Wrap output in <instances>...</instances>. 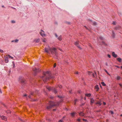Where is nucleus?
I'll return each instance as SVG.
<instances>
[{"mask_svg":"<svg viewBox=\"0 0 122 122\" xmlns=\"http://www.w3.org/2000/svg\"><path fill=\"white\" fill-rule=\"evenodd\" d=\"M45 51L47 53H48L49 51H50L52 55L55 54L56 56H57L58 53L56 49V48L53 47L51 48L48 47L45 48Z\"/></svg>","mask_w":122,"mask_h":122,"instance_id":"nucleus-1","label":"nucleus"},{"mask_svg":"<svg viewBox=\"0 0 122 122\" xmlns=\"http://www.w3.org/2000/svg\"><path fill=\"white\" fill-rule=\"evenodd\" d=\"M49 105L46 107V109H49L52 108L53 107L58 105H59V102H54L52 101H50L49 102Z\"/></svg>","mask_w":122,"mask_h":122,"instance_id":"nucleus-2","label":"nucleus"},{"mask_svg":"<svg viewBox=\"0 0 122 122\" xmlns=\"http://www.w3.org/2000/svg\"><path fill=\"white\" fill-rule=\"evenodd\" d=\"M33 74L34 76H36L37 72L40 71V70L39 68L36 69L35 68H33Z\"/></svg>","mask_w":122,"mask_h":122,"instance_id":"nucleus-3","label":"nucleus"},{"mask_svg":"<svg viewBox=\"0 0 122 122\" xmlns=\"http://www.w3.org/2000/svg\"><path fill=\"white\" fill-rule=\"evenodd\" d=\"M43 74L44 76H50L51 73L50 72L48 71L46 72H43Z\"/></svg>","mask_w":122,"mask_h":122,"instance_id":"nucleus-4","label":"nucleus"},{"mask_svg":"<svg viewBox=\"0 0 122 122\" xmlns=\"http://www.w3.org/2000/svg\"><path fill=\"white\" fill-rule=\"evenodd\" d=\"M42 77L43 81L45 82L48 80L49 79V78L48 77Z\"/></svg>","mask_w":122,"mask_h":122,"instance_id":"nucleus-5","label":"nucleus"},{"mask_svg":"<svg viewBox=\"0 0 122 122\" xmlns=\"http://www.w3.org/2000/svg\"><path fill=\"white\" fill-rule=\"evenodd\" d=\"M79 42L78 41H76L75 43V45L77 46L78 48L80 49H81V48L79 46Z\"/></svg>","mask_w":122,"mask_h":122,"instance_id":"nucleus-6","label":"nucleus"},{"mask_svg":"<svg viewBox=\"0 0 122 122\" xmlns=\"http://www.w3.org/2000/svg\"><path fill=\"white\" fill-rule=\"evenodd\" d=\"M88 74L89 76H95V75H96V73L94 74L92 72H89Z\"/></svg>","mask_w":122,"mask_h":122,"instance_id":"nucleus-7","label":"nucleus"},{"mask_svg":"<svg viewBox=\"0 0 122 122\" xmlns=\"http://www.w3.org/2000/svg\"><path fill=\"white\" fill-rule=\"evenodd\" d=\"M0 117L2 120H4L5 121H7V118L5 116H0Z\"/></svg>","mask_w":122,"mask_h":122,"instance_id":"nucleus-8","label":"nucleus"},{"mask_svg":"<svg viewBox=\"0 0 122 122\" xmlns=\"http://www.w3.org/2000/svg\"><path fill=\"white\" fill-rule=\"evenodd\" d=\"M41 31L42 32H40L41 35L42 36H45V34L44 33V31L42 30H41Z\"/></svg>","mask_w":122,"mask_h":122,"instance_id":"nucleus-9","label":"nucleus"},{"mask_svg":"<svg viewBox=\"0 0 122 122\" xmlns=\"http://www.w3.org/2000/svg\"><path fill=\"white\" fill-rule=\"evenodd\" d=\"M7 55L6 56H5V61L6 63H7L8 62V57H7Z\"/></svg>","mask_w":122,"mask_h":122,"instance_id":"nucleus-10","label":"nucleus"},{"mask_svg":"<svg viewBox=\"0 0 122 122\" xmlns=\"http://www.w3.org/2000/svg\"><path fill=\"white\" fill-rule=\"evenodd\" d=\"M90 104L91 105H92V104L94 102V101L93 98H91L90 99Z\"/></svg>","mask_w":122,"mask_h":122,"instance_id":"nucleus-11","label":"nucleus"},{"mask_svg":"<svg viewBox=\"0 0 122 122\" xmlns=\"http://www.w3.org/2000/svg\"><path fill=\"white\" fill-rule=\"evenodd\" d=\"M46 89H48L49 91H50L51 90H52L53 89V87H46Z\"/></svg>","mask_w":122,"mask_h":122,"instance_id":"nucleus-12","label":"nucleus"},{"mask_svg":"<svg viewBox=\"0 0 122 122\" xmlns=\"http://www.w3.org/2000/svg\"><path fill=\"white\" fill-rule=\"evenodd\" d=\"M112 56L115 58H116L117 56V55L115 54L114 52H113L112 53Z\"/></svg>","mask_w":122,"mask_h":122,"instance_id":"nucleus-13","label":"nucleus"},{"mask_svg":"<svg viewBox=\"0 0 122 122\" xmlns=\"http://www.w3.org/2000/svg\"><path fill=\"white\" fill-rule=\"evenodd\" d=\"M19 81L22 83H24L25 82V80L24 79H20Z\"/></svg>","mask_w":122,"mask_h":122,"instance_id":"nucleus-14","label":"nucleus"},{"mask_svg":"<svg viewBox=\"0 0 122 122\" xmlns=\"http://www.w3.org/2000/svg\"><path fill=\"white\" fill-rule=\"evenodd\" d=\"M95 89L97 91H98L99 89V88L98 85H96L95 86Z\"/></svg>","mask_w":122,"mask_h":122,"instance_id":"nucleus-15","label":"nucleus"},{"mask_svg":"<svg viewBox=\"0 0 122 122\" xmlns=\"http://www.w3.org/2000/svg\"><path fill=\"white\" fill-rule=\"evenodd\" d=\"M52 91L55 93H56L57 92V91L56 90V89L54 88L52 90Z\"/></svg>","mask_w":122,"mask_h":122,"instance_id":"nucleus-16","label":"nucleus"},{"mask_svg":"<svg viewBox=\"0 0 122 122\" xmlns=\"http://www.w3.org/2000/svg\"><path fill=\"white\" fill-rule=\"evenodd\" d=\"M96 104H99L100 106L102 105V103L100 101H98L97 102L95 103Z\"/></svg>","mask_w":122,"mask_h":122,"instance_id":"nucleus-17","label":"nucleus"},{"mask_svg":"<svg viewBox=\"0 0 122 122\" xmlns=\"http://www.w3.org/2000/svg\"><path fill=\"white\" fill-rule=\"evenodd\" d=\"M79 115L80 116H83L84 115V113L82 112H81L79 113Z\"/></svg>","mask_w":122,"mask_h":122,"instance_id":"nucleus-18","label":"nucleus"},{"mask_svg":"<svg viewBox=\"0 0 122 122\" xmlns=\"http://www.w3.org/2000/svg\"><path fill=\"white\" fill-rule=\"evenodd\" d=\"M85 96L88 97H90L91 96V94H90L89 93V94H85Z\"/></svg>","mask_w":122,"mask_h":122,"instance_id":"nucleus-19","label":"nucleus"},{"mask_svg":"<svg viewBox=\"0 0 122 122\" xmlns=\"http://www.w3.org/2000/svg\"><path fill=\"white\" fill-rule=\"evenodd\" d=\"M75 113L72 112L71 113V115L72 117H73L75 116Z\"/></svg>","mask_w":122,"mask_h":122,"instance_id":"nucleus-20","label":"nucleus"},{"mask_svg":"<svg viewBox=\"0 0 122 122\" xmlns=\"http://www.w3.org/2000/svg\"><path fill=\"white\" fill-rule=\"evenodd\" d=\"M40 41V39H36L35 40V41L36 42V43H37L38 42Z\"/></svg>","mask_w":122,"mask_h":122,"instance_id":"nucleus-21","label":"nucleus"},{"mask_svg":"<svg viewBox=\"0 0 122 122\" xmlns=\"http://www.w3.org/2000/svg\"><path fill=\"white\" fill-rule=\"evenodd\" d=\"M112 36L114 38L115 37V34L114 32V31H112Z\"/></svg>","mask_w":122,"mask_h":122,"instance_id":"nucleus-22","label":"nucleus"},{"mask_svg":"<svg viewBox=\"0 0 122 122\" xmlns=\"http://www.w3.org/2000/svg\"><path fill=\"white\" fill-rule=\"evenodd\" d=\"M117 60L119 62H121V59L120 58H117Z\"/></svg>","mask_w":122,"mask_h":122,"instance_id":"nucleus-23","label":"nucleus"},{"mask_svg":"<svg viewBox=\"0 0 122 122\" xmlns=\"http://www.w3.org/2000/svg\"><path fill=\"white\" fill-rule=\"evenodd\" d=\"M58 39L59 40L61 41V36H60L58 38Z\"/></svg>","mask_w":122,"mask_h":122,"instance_id":"nucleus-24","label":"nucleus"},{"mask_svg":"<svg viewBox=\"0 0 122 122\" xmlns=\"http://www.w3.org/2000/svg\"><path fill=\"white\" fill-rule=\"evenodd\" d=\"M120 28V26H118L117 27H116L115 28V29L116 30H118L119 28Z\"/></svg>","mask_w":122,"mask_h":122,"instance_id":"nucleus-25","label":"nucleus"},{"mask_svg":"<svg viewBox=\"0 0 122 122\" xmlns=\"http://www.w3.org/2000/svg\"><path fill=\"white\" fill-rule=\"evenodd\" d=\"M101 83L103 86H106V84L104 83V82H102Z\"/></svg>","mask_w":122,"mask_h":122,"instance_id":"nucleus-26","label":"nucleus"},{"mask_svg":"<svg viewBox=\"0 0 122 122\" xmlns=\"http://www.w3.org/2000/svg\"><path fill=\"white\" fill-rule=\"evenodd\" d=\"M30 94V95H29L28 96V97L30 98H31V95H33V92H31V93Z\"/></svg>","mask_w":122,"mask_h":122,"instance_id":"nucleus-27","label":"nucleus"},{"mask_svg":"<svg viewBox=\"0 0 122 122\" xmlns=\"http://www.w3.org/2000/svg\"><path fill=\"white\" fill-rule=\"evenodd\" d=\"M6 112L7 113H11V112H10V111L9 110H7L6 111Z\"/></svg>","mask_w":122,"mask_h":122,"instance_id":"nucleus-28","label":"nucleus"},{"mask_svg":"<svg viewBox=\"0 0 122 122\" xmlns=\"http://www.w3.org/2000/svg\"><path fill=\"white\" fill-rule=\"evenodd\" d=\"M120 77H116V79H117L118 80H119L120 79Z\"/></svg>","mask_w":122,"mask_h":122,"instance_id":"nucleus-29","label":"nucleus"},{"mask_svg":"<svg viewBox=\"0 0 122 122\" xmlns=\"http://www.w3.org/2000/svg\"><path fill=\"white\" fill-rule=\"evenodd\" d=\"M8 57L9 58H11L12 59H13V57H11L10 55H8Z\"/></svg>","mask_w":122,"mask_h":122,"instance_id":"nucleus-30","label":"nucleus"},{"mask_svg":"<svg viewBox=\"0 0 122 122\" xmlns=\"http://www.w3.org/2000/svg\"><path fill=\"white\" fill-rule=\"evenodd\" d=\"M12 63H13V68H15V64L14 63V62H12Z\"/></svg>","mask_w":122,"mask_h":122,"instance_id":"nucleus-31","label":"nucleus"},{"mask_svg":"<svg viewBox=\"0 0 122 122\" xmlns=\"http://www.w3.org/2000/svg\"><path fill=\"white\" fill-rule=\"evenodd\" d=\"M109 112L112 114H113L114 113L112 111H110Z\"/></svg>","mask_w":122,"mask_h":122,"instance_id":"nucleus-32","label":"nucleus"},{"mask_svg":"<svg viewBox=\"0 0 122 122\" xmlns=\"http://www.w3.org/2000/svg\"><path fill=\"white\" fill-rule=\"evenodd\" d=\"M58 86L60 88H61L62 87V86L61 85H58Z\"/></svg>","mask_w":122,"mask_h":122,"instance_id":"nucleus-33","label":"nucleus"},{"mask_svg":"<svg viewBox=\"0 0 122 122\" xmlns=\"http://www.w3.org/2000/svg\"><path fill=\"white\" fill-rule=\"evenodd\" d=\"M11 22L13 23H15V21L14 20H12L11 21Z\"/></svg>","mask_w":122,"mask_h":122,"instance_id":"nucleus-34","label":"nucleus"},{"mask_svg":"<svg viewBox=\"0 0 122 122\" xmlns=\"http://www.w3.org/2000/svg\"><path fill=\"white\" fill-rule=\"evenodd\" d=\"M93 25H97L96 23L95 22H94L93 23Z\"/></svg>","mask_w":122,"mask_h":122,"instance_id":"nucleus-35","label":"nucleus"},{"mask_svg":"<svg viewBox=\"0 0 122 122\" xmlns=\"http://www.w3.org/2000/svg\"><path fill=\"white\" fill-rule=\"evenodd\" d=\"M82 120L83 121H85V122H86L87 121L86 119H82Z\"/></svg>","mask_w":122,"mask_h":122,"instance_id":"nucleus-36","label":"nucleus"},{"mask_svg":"<svg viewBox=\"0 0 122 122\" xmlns=\"http://www.w3.org/2000/svg\"><path fill=\"white\" fill-rule=\"evenodd\" d=\"M56 63H54V65H53V67H56Z\"/></svg>","mask_w":122,"mask_h":122,"instance_id":"nucleus-37","label":"nucleus"},{"mask_svg":"<svg viewBox=\"0 0 122 122\" xmlns=\"http://www.w3.org/2000/svg\"><path fill=\"white\" fill-rule=\"evenodd\" d=\"M100 39H101V40H102L103 39V38L102 37H100Z\"/></svg>","mask_w":122,"mask_h":122,"instance_id":"nucleus-38","label":"nucleus"},{"mask_svg":"<svg viewBox=\"0 0 122 122\" xmlns=\"http://www.w3.org/2000/svg\"><path fill=\"white\" fill-rule=\"evenodd\" d=\"M118 15H119L120 16L121 15H122L121 13L120 12L118 13Z\"/></svg>","mask_w":122,"mask_h":122,"instance_id":"nucleus-39","label":"nucleus"},{"mask_svg":"<svg viewBox=\"0 0 122 122\" xmlns=\"http://www.w3.org/2000/svg\"><path fill=\"white\" fill-rule=\"evenodd\" d=\"M42 41L43 42H46V40L45 39H43Z\"/></svg>","mask_w":122,"mask_h":122,"instance_id":"nucleus-40","label":"nucleus"},{"mask_svg":"<svg viewBox=\"0 0 122 122\" xmlns=\"http://www.w3.org/2000/svg\"><path fill=\"white\" fill-rule=\"evenodd\" d=\"M0 52H1L2 53L3 52V51L2 50L0 49Z\"/></svg>","mask_w":122,"mask_h":122,"instance_id":"nucleus-41","label":"nucleus"},{"mask_svg":"<svg viewBox=\"0 0 122 122\" xmlns=\"http://www.w3.org/2000/svg\"><path fill=\"white\" fill-rule=\"evenodd\" d=\"M77 101V99H75V104L76 103V102Z\"/></svg>","mask_w":122,"mask_h":122,"instance_id":"nucleus-42","label":"nucleus"},{"mask_svg":"<svg viewBox=\"0 0 122 122\" xmlns=\"http://www.w3.org/2000/svg\"><path fill=\"white\" fill-rule=\"evenodd\" d=\"M112 24L114 25H115L116 24V23L115 22H113Z\"/></svg>","mask_w":122,"mask_h":122,"instance_id":"nucleus-43","label":"nucleus"},{"mask_svg":"<svg viewBox=\"0 0 122 122\" xmlns=\"http://www.w3.org/2000/svg\"><path fill=\"white\" fill-rule=\"evenodd\" d=\"M108 56L109 58H110L111 57V56L110 55H109V54L108 55Z\"/></svg>","mask_w":122,"mask_h":122,"instance_id":"nucleus-44","label":"nucleus"},{"mask_svg":"<svg viewBox=\"0 0 122 122\" xmlns=\"http://www.w3.org/2000/svg\"><path fill=\"white\" fill-rule=\"evenodd\" d=\"M77 120L79 122H80V119L79 118H78L77 119Z\"/></svg>","mask_w":122,"mask_h":122,"instance_id":"nucleus-45","label":"nucleus"},{"mask_svg":"<svg viewBox=\"0 0 122 122\" xmlns=\"http://www.w3.org/2000/svg\"><path fill=\"white\" fill-rule=\"evenodd\" d=\"M55 36H56V37H58V36H57V34H56L55 33Z\"/></svg>","mask_w":122,"mask_h":122,"instance_id":"nucleus-46","label":"nucleus"},{"mask_svg":"<svg viewBox=\"0 0 122 122\" xmlns=\"http://www.w3.org/2000/svg\"><path fill=\"white\" fill-rule=\"evenodd\" d=\"M103 104L104 105H105L106 104V103L105 102H103Z\"/></svg>","mask_w":122,"mask_h":122,"instance_id":"nucleus-47","label":"nucleus"},{"mask_svg":"<svg viewBox=\"0 0 122 122\" xmlns=\"http://www.w3.org/2000/svg\"><path fill=\"white\" fill-rule=\"evenodd\" d=\"M18 41V40H17V39H16V40H15V42H17V41Z\"/></svg>","mask_w":122,"mask_h":122,"instance_id":"nucleus-48","label":"nucleus"},{"mask_svg":"<svg viewBox=\"0 0 122 122\" xmlns=\"http://www.w3.org/2000/svg\"><path fill=\"white\" fill-rule=\"evenodd\" d=\"M58 122H62V121L61 120H60Z\"/></svg>","mask_w":122,"mask_h":122,"instance_id":"nucleus-49","label":"nucleus"},{"mask_svg":"<svg viewBox=\"0 0 122 122\" xmlns=\"http://www.w3.org/2000/svg\"><path fill=\"white\" fill-rule=\"evenodd\" d=\"M84 27L87 30H88V28L86 26H85Z\"/></svg>","mask_w":122,"mask_h":122,"instance_id":"nucleus-50","label":"nucleus"},{"mask_svg":"<svg viewBox=\"0 0 122 122\" xmlns=\"http://www.w3.org/2000/svg\"><path fill=\"white\" fill-rule=\"evenodd\" d=\"M50 98L51 99H53V97L52 96L51 97H50Z\"/></svg>","mask_w":122,"mask_h":122,"instance_id":"nucleus-51","label":"nucleus"},{"mask_svg":"<svg viewBox=\"0 0 122 122\" xmlns=\"http://www.w3.org/2000/svg\"><path fill=\"white\" fill-rule=\"evenodd\" d=\"M27 96V95L26 94H25L23 95V97H26Z\"/></svg>","mask_w":122,"mask_h":122,"instance_id":"nucleus-52","label":"nucleus"},{"mask_svg":"<svg viewBox=\"0 0 122 122\" xmlns=\"http://www.w3.org/2000/svg\"><path fill=\"white\" fill-rule=\"evenodd\" d=\"M78 92L79 93H81V91H78Z\"/></svg>","mask_w":122,"mask_h":122,"instance_id":"nucleus-53","label":"nucleus"},{"mask_svg":"<svg viewBox=\"0 0 122 122\" xmlns=\"http://www.w3.org/2000/svg\"><path fill=\"white\" fill-rule=\"evenodd\" d=\"M119 85L121 87H122V85L121 84H119Z\"/></svg>","mask_w":122,"mask_h":122,"instance_id":"nucleus-54","label":"nucleus"},{"mask_svg":"<svg viewBox=\"0 0 122 122\" xmlns=\"http://www.w3.org/2000/svg\"><path fill=\"white\" fill-rule=\"evenodd\" d=\"M19 119L20 120V121H22V120L20 118H19Z\"/></svg>","mask_w":122,"mask_h":122,"instance_id":"nucleus-55","label":"nucleus"},{"mask_svg":"<svg viewBox=\"0 0 122 122\" xmlns=\"http://www.w3.org/2000/svg\"><path fill=\"white\" fill-rule=\"evenodd\" d=\"M105 64L106 65H107V62H106V63H105Z\"/></svg>","mask_w":122,"mask_h":122,"instance_id":"nucleus-56","label":"nucleus"},{"mask_svg":"<svg viewBox=\"0 0 122 122\" xmlns=\"http://www.w3.org/2000/svg\"><path fill=\"white\" fill-rule=\"evenodd\" d=\"M78 71H76V74H78Z\"/></svg>","mask_w":122,"mask_h":122,"instance_id":"nucleus-57","label":"nucleus"},{"mask_svg":"<svg viewBox=\"0 0 122 122\" xmlns=\"http://www.w3.org/2000/svg\"><path fill=\"white\" fill-rule=\"evenodd\" d=\"M56 110V109H53V111H55Z\"/></svg>","mask_w":122,"mask_h":122,"instance_id":"nucleus-58","label":"nucleus"},{"mask_svg":"<svg viewBox=\"0 0 122 122\" xmlns=\"http://www.w3.org/2000/svg\"><path fill=\"white\" fill-rule=\"evenodd\" d=\"M58 74H57V73H56L55 75V76H58V75H57Z\"/></svg>","mask_w":122,"mask_h":122,"instance_id":"nucleus-59","label":"nucleus"},{"mask_svg":"<svg viewBox=\"0 0 122 122\" xmlns=\"http://www.w3.org/2000/svg\"><path fill=\"white\" fill-rule=\"evenodd\" d=\"M58 49L60 50V51H61V49L60 48H58Z\"/></svg>","mask_w":122,"mask_h":122,"instance_id":"nucleus-60","label":"nucleus"},{"mask_svg":"<svg viewBox=\"0 0 122 122\" xmlns=\"http://www.w3.org/2000/svg\"><path fill=\"white\" fill-rule=\"evenodd\" d=\"M0 92L1 93H2L1 89H0Z\"/></svg>","mask_w":122,"mask_h":122,"instance_id":"nucleus-61","label":"nucleus"},{"mask_svg":"<svg viewBox=\"0 0 122 122\" xmlns=\"http://www.w3.org/2000/svg\"><path fill=\"white\" fill-rule=\"evenodd\" d=\"M116 67H117V68H120V67L119 66H116Z\"/></svg>","mask_w":122,"mask_h":122,"instance_id":"nucleus-62","label":"nucleus"},{"mask_svg":"<svg viewBox=\"0 0 122 122\" xmlns=\"http://www.w3.org/2000/svg\"><path fill=\"white\" fill-rule=\"evenodd\" d=\"M105 71L107 73H108V72H107V71L106 70H105Z\"/></svg>","mask_w":122,"mask_h":122,"instance_id":"nucleus-63","label":"nucleus"},{"mask_svg":"<svg viewBox=\"0 0 122 122\" xmlns=\"http://www.w3.org/2000/svg\"><path fill=\"white\" fill-rule=\"evenodd\" d=\"M2 7H3V8L4 7V5H2Z\"/></svg>","mask_w":122,"mask_h":122,"instance_id":"nucleus-64","label":"nucleus"}]
</instances>
